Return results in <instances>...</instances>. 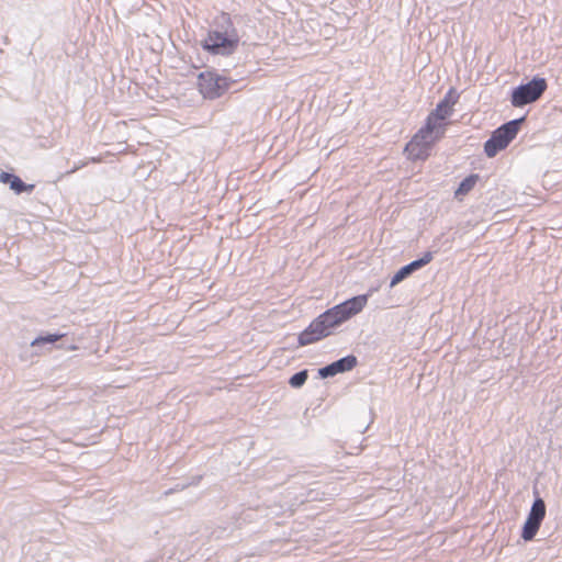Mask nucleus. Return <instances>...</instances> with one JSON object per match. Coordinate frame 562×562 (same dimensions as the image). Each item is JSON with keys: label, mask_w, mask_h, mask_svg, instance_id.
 <instances>
[{"label": "nucleus", "mask_w": 562, "mask_h": 562, "mask_svg": "<svg viewBox=\"0 0 562 562\" xmlns=\"http://www.w3.org/2000/svg\"><path fill=\"white\" fill-rule=\"evenodd\" d=\"M369 294L353 296L318 315L299 335L300 346L314 344L329 336L334 328L358 315L368 304Z\"/></svg>", "instance_id": "f257e3e1"}, {"label": "nucleus", "mask_w": 562, "mask_h": 562, "mask_svg": "<svg viewBox=\"0 0 562 562\" xmlns=\"http://www.w3.org/2000/svg\"><path fill=\"white\" fill-rule=\"evenodd\" d=\"M522 120H514L495 130L488 140L484 144V151L487 157H494L498 151L505 149L516 137L519 124Z\"/></svg>", "instance_id": "f03ea898"}, {"label": "nucleus", "mask_w": 562, "mask_h": 562, "mask_svg": "<svg viewBox=\"0 0 562 562\" xmlns=\"http://www.w3.org/2000/svg\"><path fill=\"white\" fill-rule=\"evenodd\" d=\"M239 44V38L235 31L231 34L218 31H210L202 41L203 49L213 55H231Z\"/></svg>", "instance_id": "7ed1b4c3"}, {"label": "nucleus", "mask_w": 562, "mask_h": 562, "mask_svg": "<svg viewBox=\"0 0 562 562\" xmlns=\"http://www.w3.org/2000/svg\"><path fill=\"white\" fill-rule=\"evenodd\" d=\"M437 140H439L438 136L420 127L406 144L404 151L413 161L425 160L429 157L431 147Z\"/></svg>", "instance_id": "20e7f679"}, {"label": "nucleus", "mask_w": 562, "mask_h": 562, "mask_svg": "<svg viewBox=\"0 0 562 562\" xmlns=\"http://www.w3.org/2000/svg\"><path fill=\"white\" fill-rule=\"evenodd\" d=\"M231 87V80L214 70H206L198 76V89L204 98L216 99Z\"/></svg>", "instance_id": "39448f33"}, {"label": "nucleus", "mask_w": 562, "mask_h": 562, "mask_svg": "<svg viewBox=\"0 0 562 562\" xmlns=\"http://www.w3.org/2000/svg\"><path fill=\"white\" fill-rule=\"evenodd\" d=\"M544 78L535 77L526 85H520L512 92L510 102L513 106L520 108L537 101L547 90Z\"/></svg>", "instance_id": "423d86ee"}, {"label": "nucleus", "mask_w": 562, "mask_h": 562, "mask_svg": "<svg viewBox=\"0 0 562 562\" xmlns=\"http://www.w3.org/2000/svg\"><path fill=\"white\" fill-rule=\"evenodd\" d=\"M432 260V252L427 251L423 255L422 258L412 261L411 263L402 267L391 279L390 286L393 288L400 282H402L405 278H407L414 271L423 268L428 265Z\"/></svg>", "instance_id": "0eeeda50"}, {"label": "nucleus", "mask_w": 562, "mask_h": 562, "mask_svg": "<svg viewBox=\"0 0 562 562\" xmlns=\"http://www.w3.org/2000/svg\"><path fill=\"white\" fill-rule=\"evenodd\" d=\"M357 364V358L355 356H347L338 361H335L319 370V375L323 378L333 376L337 373L349 371Z\"/></svg>", "instance_id": "6e6552de"}, {"label": "nucleus", "mask_w": 562, "mask_h": 562, "mask_svg": "<svg viewBox=\"0 0 562 562\" xmlns=\"http://www.w3.org/2000/svg\"><path fill=\"white\" fill-rule=\"evenodd\" d=\"M458 99L459 95L456 90L451 88L431 113L439 116V119L448 120L453 113V108L458 102Z\"/></svg>", "instance_id": "1a4fd4ad"}, {"label": "nucleus", "mask_w": 562, "mask_h": 562, "mask_svg": "<svg viewBox=\"0 0 562 562\" xmlns=\"http://www.w3.org/2000/svg\"><path fill=\"white\" fill-rule=\"evenodd\" d=\"M481 180L477 173H471L465 177L456 189L453 196L457 201L462 202L464 198L475 188Z\"/></svg>", "instance_id": "9d476101"}, {"label": "nucleus", "mask_w": 562, "mask_h": 562, "mask_svg": "<svg viewBox=\"0 0 562 562\" xmlns=\"http://www.w3.org/2000/svg\"><path fill=\"white\" fill-rule=\"evenodd\" d=\"M447 125V120L439 119V116L430 112L425 121L424 126L422 127L426 131H430L440 139L445 134Z\"/></svg>", "instance_id": "9b49d317"}, {"label": "nucleus", "mask_w": 562, "mask_h": 562, "mask_svg": "<svg viewBox=\"0 0 562 562\" xmlns=\"http://www.w3.org/2000/svg\"><path fill=\"white\" fill-rule=\"evenodd\" d=\"M546 517V504L542 498H537L528 514L527 521L540 528Z\"/></svg>", "instance_id": "f8f14e48"}, {"label": "nucleus", "mask_w": 562, "mask_h": 562, "mask_svg": "<svg viewBox=\"0 0 562 562\" xmlns=\"http://www.w3.org/2000/svg\"><path fill=\"white\" fill-rule=\"evenodd\" d=\"M1 181L9 183L10 188L16 193H22L24 191L31 192L34 189V184H25L18 176L7 172L1 175Z\"/></svg>", "instance_id": "ddd939ff"}, {"label": "nucleus", "mask_w": 562, "mask_h": 562, "mask_svg": "<svg viewBox=\"0 0 562 562\" xmlns=\"http://www.w3.org/2000/svg\"><path fill=\"white\" fill-rule=\"evenodd\" d=\"M539 529V527L526 520L522 526L521 538L525 541H531L536 537Z\"/></svg>", "instance_id": "4468645a"}, {"label": "nucleus", "mask_w": 562, "mask_h": 562, "mask_svg": "<svg viewBox=\"0 0 562 562\" xmlns=\"http://www.w3.org/2000/svg\"><path fill=\"white\" fill-rule=\"evenodd\" d=\"M64 336H65L64 334H49L47 336H40V337L35 338L31 345L38 346V345L46 344V342H55V341L59 340L60 338H63Z\"/></svg>", "instance_id": "2eb2a0df"}, {"label": "nucleus", "mask_w": 562, "mask_h": 562, "mask_svg": "<svg viewBox=\"0 0 562 562\" xmlns=\"http://www.w3.org/2000/svg\"><path fill=\"white\" fill-rule=\"evenodd\" d=\"M306 380H307V372L301 371V372H297L294 375H292L289 383L292 387H300L305 383Z\"/></svg>", "instance_id": "dca6fc26"}, {"label": "nucleus", "mask_w": 562, "mask_h": 562, "mask_svg": "<svg viewBox=\"0 0 562 562\" xmlns=\"http://www.w3.org/2000/svg\"><path fill=\"white\" fill-rule=\"evenodd\" d=\"M91 161H92V162H100V161H101V159H99V158H91Z\"/></svg>", "instance_id": "f3484780"}]
</instances>
